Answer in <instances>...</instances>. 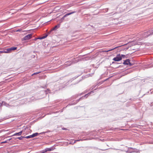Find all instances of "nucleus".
Masks as SVG:
<instances>
[{
    "mask_svg": "<svg viewBox=\"0 0 153 153\" xmlns=\"http://www.w3.org/2000/svg\"><path fill=\"white\" fill-rule=\"evenodd\" d=\"M80 76V75H78L77 76H75L74 77H73L72 79L73 80H74V79H75L76 78H77L78 76Z\"/></svg>",
    "mask_w": 153,
    "mask_h": 153,
    "instance_id": "7c9ffc66",
    "label": "nucleus"
},
{
    "mask_svg": "<svg viewBox=\"0 0 153 153\" xmlns=\"http://www.w3.org/2000/svg\"><path fill=\"white\" fill-rule=\"evenodd\" d=\"M61 111V112H62L63 111H62V110H61V111Z\"/></svg>",
    "mask_w": 153,
    "mask_h": 153,
    "instance_id": "864d4df0",
    "label": "nucleus"
},
{
    "mask_svg": "<svg viewBox=\"0 0 153 153\" xmlns=\"http://www.w3.org/2000/svg\"><path fill=\"white\" fill-rule=\"evenodd\" d=\"M76 12L75 11H72V12H69V13H66V14H65L64 16H63L65 18L66 17H67V16H69L71 14H72Z\"/></svg>",
    "mask_w": 153,
    "mask_h": 153,
    "instance_id": "f3484780",
    "label": "nucleus"
},
{
    "mask_svg": "<svg viewBox=\"0 0 153 153\" xmlns=\"http://www.w3.org/2000/svg\"><path fill=\"white\" fill-rule=\"evenodd\" d=\"M26 138V137L25 136H21L19 137H16V138H14V139H13V140H16V139H19V140H23V138Z\"/></svg>",
    "mask_w": 153,
    "mask_h": 153,
    "instance_id": "5701e85b",
    "label": "nucleus"
},
{
    "mask_svg": "<svg viewBox=\"0 0 153 153\" xmlns=\"http://www.w3.org/2000/svg\"><path fill=\"white\" fill-rule=\"evenodd\" d=\"M54 148L52 146L50 148H45L47 152L48 151H50L53 150L54 149Z\"/></svg>",
    "mask_w": 153,
    "mask_h": 153,
    "instance_id": "aec40b11",
    "label": "nucleus"
},
{
    "mask_svg": "<svg viewBox=\"0 0 153 153\" xmlns=\"http://www.w3.org/2000/svg\"><path fill=\"white\" fill-rule=\"evenodd\" d=\"M59 111H56L53 112V113H54V114H55V113H58L59 112Z\"/></svg>",
    "mask_w": 153,
    "mask_h": 153,
    "instance_id": "79ce46f5",
    "label": "nucleus"
},
{
    "mask_svg": "<svg viewBox=\"0 0 153 153\" xmlns=\"http://www.w3.org/2000/svg\"><path fill=\"white\" fill-rule=\"evenodd\" d=\"M72 63H71V61H68L65 62V65L66 66H70Z\"/></svg>",
    "mask_w": 153,
    "mask_h": 153,
    "instance_id": "a211bd4d",
    "label": "nucleus"
},
{
    "mask_svg": "<svg viewBox=\"0 0 153 153\" xmlns=\"http://www.w3.org/2000/svg\"><path fill=\"white\" fill-rule=\"evenodd\" d=\"M131 47V46H128V47H126V48H122L120 50V51H118V52H120V51H122V50H125V51H126L127 50H128V48H129V47Z\"/></svg>",
    "mask_w": 153,
    "mask_h": 153,
    "instance_id": "bb28decb",
    "label": "nucleus"
},
{
    "mask_svg": "<svg viewBox=\"0 0 153 153\" xmlns=\"http://www.w3.org/2000/svg\"><path fill=\"white\" fill-rule=\"evenodd\" d=\"M13 139H14V137H13L7 140H5L4 141H2L1 143H8V141H10V142H12L13 141Z\"/></svg>",
    "mask_w": 153,
    "mask_h": 153,
    "instance_id": "ddd939ff",
    "label": "nucleus"
},
{
    "mask_svg": "<svg viewBox=\"0 0 153 153\" xmlns=\"http://www.w3.org/2000/svg\"><path fill=\"white\" fill-rule=\"evenodd\" d=\"M130 150H129V152L130 153L132 152H136V153H139L140 152V151L136 148H133L132 147H128Z\"/></svg>",
    "mask_w": 153,
    "mask_h": 153,
    "instance_id": "9d476101",
    "label": "nucleus"
},
{
    "mask_svg": "<svg viewBox=\"0 0 153 153\" xmlns=\"http://www.w3.org/2000/svg\"><path fill=\"white\" fill-rule=\"evenodd\" d=\"M24 31H22V32H24Z\"/></svg>",
    "mask_w": 153,
    "mask_h": 153,
    "instance_id": "e2e57ef3",
    "label": "nucleus"
},
{
    "mask_svg": "<svg viewBox=\"0 0 153 153\" xmlns=\"http://www.w3.org/2000/svg\"><path fill=\"white\" fill-rule=\"evenodd\" d=\"M87 140H91L90 138L89 137H87V138H86Z\"/></svg>",
    "mask_w": 153,
    "mask_h": 153,
    "instance_id": "c03bdc74",
    "label": "nucleus"
},
{
    "mask_svg": "<svg viewBox=\"0 0 153 153\" xmlns=\"http://www.w3.org/2000/svg\"><path fill=\"white\" fill-rule=\"evenodd\" d=\"M115 61L113 62H112V64H113V65H115Z\"/></svg>",
    "mask_w": 153,
    "mask_h": 153,
    "instance_id": "de8ad7c7",
    "label": "nucleus"
},
{
    "mask_svg": "<svg viewBox=\"0 0 153 153\" xmlns=\"http://www.w3.org/2000/svg\"><path fill=\"white\" fill-rule=\"evenodd\" d=\"M123 66H122L121 65H120L119 66H117V67H116V68H120L121 67H122Z\"/></svg>",
    "mask_w": 153,
    "mask_h": 153,
    "instance_id": "a19ab883",
    "label": "nucleus"
},
{
    "mask_svg": "<svg viewBox=\"0 0 153 153\" xmlns=\"http://www.w3.org/2000/svg\"><path fill=\"white\" fill-rule=\"evenodd\" d=\"M82 140L81 139H80L79 140H75L74 142V143H75L77 141H79Z\"/></svg>",
    "mask_w": 153,
    "mask_h": 153,
    "instance_id": "ea45409f",
    "label": "nucleus"
},
{
    "mask_svg": "<svg viewBox=\"0 0 153 153\" xmlns=\"http://www.w3.org/2000/svg\"><path fill=\"white\" fill-rule=\"evenodd\" d=\"M92 65L93 66H94V64H92Z\"/></svg>",
    "mask_w": 153,
    "mask_h": 153,
    "instance_id": "5fc2aeb1",
    "label": "nucleus"
},
{
    "mask_svg": "<svg viewBox=\"0 0 153 153\" xmlns=\"http://www.w3.org/2000/svg\"><path fill=\"white\" fill-rule=\"evenodd\" d=\"M94 93V91H91L88 93L87 94V97H88V96H89L90 95H92L93 94V93Z\"/></svg>",
    "mask_w": 153,
    "mask_h": 153,
    "instance_id": "412c9836",
    "label": "nucleus"
},
{
    "mask_svg": "<svg viewBox=\"0 0 153 153\" xmlns=\"http://www.w3.org/2000/svg\"><path fill=\"white\" fill-rule=\"evenodd\" d=\"M47 90H48V91H50V90H49V89H47Z\"/></svg>",
    "mask_w": 153,
    "mask_h": 153,
    "instance_id": "bf43d9fd",
    "label": "nucleus"
},
{
    "mask_svg": "<svg viewBox=\"0 0 153 153\" xmlns=\"http://www.w3.org/2000/svg\"><path fill=\"white\" fill-rule=\"evenodd\" d=\"M48 35V34H46L45 36H43L41 37H39L37 38V39H44L46 38Z\"/></svg>",
    "mask_w": 153,
    "mask_h": 153,
    "instance_id": "4be33fe9",
    "label": "nucleus"
},
{
    "mask_svg": "<svg viewBox=\"0 0 153 153\" xmlns=\"http://www.w3.org/2000/svg\"><path fill=\"white\" fill-rule=\"evenodd\" d=\"M3 105H4L7 107H8L10 106L9 104L7 103L4 101H2L1 103L0 102V107H1Z\"/></svg>",
    "mask_w": 153,
    "mask_h": 153,
    "instance_id": "2eb2a0df",
    "label": "nucleus"
},
{
    "mask_svg": "<svg viewBox=\"0 0 153 153\" xmlns=\"http://www.w3.org/2000/svg\"><path fill=\"white\" fill-rule=\"evenodd\" d=\"M96 90V89H95L94 90Z\"/></svg>",
    "mask_w": 153,
    "mask_h": 153,
    "instance_id": "0e129e2a",
    "label": "nucleus"
},
{
    "mask_svg": "<svg viewBox=\"0 0 153 153\" xmlns=\"http://www.w3.org/2000/svg\"><path fill=\"white\" fill-rule=\"evenodd\" d=\"M152 35H153V29L144 33L143 35L145 38H147L149 36Z\"/></svg>",
    "mask_w": 153,
    "mask_h": 153,
    "instance_id": "7ed1b4c3",
    "label": "nucleus"
},
{
    "mask_svg": "<svg viewBox=\"0 0 153 153\" xmlns=\"http://www.w3.org/2000/svg\"><path fill=\"white\" fill-rule=\"evenodd\" d=\"M86 60V56L85 55H84L82 56H80L78 57H77L76 58L72 59L71 60V62L72 64H74L78 62L79 61H85Z\"/></svg>",
    "mask_w": 153,
    "mask_h": 153,
    "instance_id": "f257e3e1",
    "label": "nucleus"
},
{
    "mask_svg": "<svg viewBox=\"0 0 153 153\" xmlns=\"http://www.w3.org/2000/svg\"><path fill=\"white\" fill-rule=\"evenodd\" d=\"M106 149H105V150H106Z\"/></svg>",
    "mask_w": 153,
    "mask_h": 153,
    "instance_id": "13d9d810",
    "label": "nucleus"
},
{
    "mask_svg": "<svg viewBox=\"0 0 153 153\" xmlns=\"http://www.w3.org/2000/svg\"><path fill=\"white\" fill-rule=\"evenodd\" d=\"M83 94L82 93H81L79 94H76V95H74V96H73L72 97V98L73 99H76V98L78 96H81L82 94Z\"/></svg>",
    "mask_w": 153,
    "mask_h": 153,
    "instance_id": "b1692460",
    "label": "nucleus"
},
{
    "mask_svg": "<svg viewBox=\"0 0 153 153\" xmlns=\"http://www.w3.org/2000/svg\"><path fill=\"white\" fill-rule=\"evenodd\" d=\"M150 106H152L153 105V102H152L150 103Z\"/></svg>",
    "mask_w": 153,
    "mask_h": 153,
    "instance_id": "a18cd8bd",
    "label": "nucleus"
},
{
    "mask_svg": "<svg viewBox=\"0 0 153 153\" xmlns=\"http://www.w3.org/2000/svg\"><path fill=\"white\" fill-rule=\"evenodd\" d=\"M62 129L63 130H67V129L66 128H62Z\"/></svg>",
    "mask_w": 153,
    "mask_h": 153,
    "instance_id": "09e8293b",
    "label": "nucleus"
},
{
    "mask_svg": "<svg viewBox=\"0 0 153 153\" xmlns=\"http://www.w3.org/2000/svg\"><path fill=\"white\" fill-rule=\"evenodd\" d=\"M17 49V47H11L10 48H7V49L6 51V53H10L12 51L15 50H16Z\"/></svg>",
    "mask_w": 153,
    "mask_h": 153,
    "instance_id": "9b49d317",
    "label": "nucleus"
},
{
    "mask_svg": "<svg viewBox=\"0 0 153 153\" xmlns=\"http://www.w3.org/2000/svg\"><path fill=\"white\" fill-rule=\"evenodd\" d=\"M60 26V24H58L56 25H55L54 27H53L51 29L52 31L56 30L57 29L59 28Z\"/></svg>",
    "mask_w": 153,
    "mask_h": 153,
    "instance_id": "dca6fc26",
    "label": "nucleus"
},
{
    "mask_svg": "<svg viewBox=\"0 0 153 153\" xmlns=\"http://www.w3.org/2000/svg\"><path fill=\"white\" fill-rule=\"evenodd\" d=\"M87 31L92 32V30H94L95 29V27L93 25H91L88 24V25H87Z\"/></svg>",
    "mask_w": 153,
    "mask_h": 153,
    "instance_id": "20e7f679",
    "label": "nucleus"
},
{
    "mask_svg": "<svg viewBox=\"0 0 153 153\" xmlns=\"http://www.w3.org/2000/svg\"><path fill=\"white\" fill-rule=\"evenodd\" d=\"M103 83V82L102 81H101L99 82H97L96 83V85L94 87V88L96 87V86H97V85H100L102 84Z\"/></svg>",
    "mask_w": 153,
    "mask_h": 153,
    "instance_id": "a878e982",
    "label": "nucleus"
},
{
    "mask_svg": "<svg viewBox=\"0 0 153 153\" xmlns=\"http://www.w3.org/2000/svg\"><path fill=\"white\" fill-rule=\"evenodd\" d=\"M127 44H124L123 45H121V46H117V47H116L114 48H111V49H109V50H108V51H102L103 52H108L109 51H112L116 48H119V47H120L121 46H125V45H126Z\"/></svg>",
    "mask_w": 153,
    "mask_h": 153,
    "instance_id": "4468645a",
    "label": "nucleus"
},
{
    "mask_svg": "<svg viewBox=\"0 0 153 153\" xmlns=\"http://www.w3.org/2000/svg\"><path fill=\"white\" fill-rule=\"evenodd\" d=\"M47 132H42L41 133H39V134H45V133H47Z\"/></svg>",
    "mask_w": 153,
    "mask_h": 153,
    "instance_id": "e433bc0d",
    "label": "nucleus"
},
{
    "mask_svg": "<svg viewBox=\"0 0 153 153\" xmlns=\"http://www.w3.org/2000/svg\"><path fill=\"white\" fill-rule=\"evenodd\" d=\"M86 15H87V17L88 16V14H86Z\"/></svg>",
    "mask_w": 153,
    "mask_h": 153,
    "instance_id": "6e6d98bb",
    "label": "nucleus"
},
{
    "mask_svg": "<svg viewBox=\"0 0 153 153\" xmlns=\"http://www.w3.org/2000/svg\"><path fill=\"white\" fill-rule=\"evenodd\" d=\"M22 30L21 29H19L16 30V32H22Z\"/></svg>",
    "mask_w": 153,
    "mask_h": 153,
    "instance_id": "f704fd0d",
    "label": "nucleus"
},
{
    "mask_svg": "<svg viewBox=\"0 0 153 153\" xmlns=\"http://www.w3.org/2000/svg\"><path fill=\"white\" fill-rule=\"evenodd\" d=\"M6 53V51H0V53Z\"/></svg>",
    "mask_w": 153,
    "mask_h": 153,
    "instance_id": "c9c22d12",
    "label": "nucleus"
},
{
    "mask_svg": "<svg viewBox=\"0 0 153 153\" xmlns=\"http://www.w3.org/2000/svg\"><path fill=\"white\" fill-rule=\"evenodd\" d=\"M120 64V63H119L117 62H115V65H117V64Z\"/></svg>",
    "mask_w": 153,
    "mask_h": 153,
    "instance_id": "37998d69",
    "label": "nucleus"
},
{
    "mask_svg": "<svg viewBox=\"0 0 153 153\" xmlns=\"http://www.w3.org/2000/svg\"><path fill=\"white\" fill-rule=\"evenodd\" d=\"M121 57V60L122 59H125L126 58V57L125 55L124 54H121L120 55Z\"/></svg>",
    "mask_w": 153,
    "mask_h": 153,
    "instance_id": "c85d7f7f",
    "label": "nucleus"
},
{
    "mask_svg": "<svg viewBox=\"0 0 153 153\" xmlns=\"http://www.w3.org/2000/svg\"><path fill=\"white\" fill-rule=\"evenodd\" d=\"M35 56H36L35 55H33L32 56V58H35Z\"/></svg>",
    "mask_w": 153,
    "mask_h": 153,
    "instance_id": "49530a36",
    "label": "nucleus"
},
{
    "mask_svg": "<svg viewBox=\"0 0 153 153\" xmlns=\"http://www.w3.org/2000/svg\"><path fill=\"white\" fill-rule=\"evenodd\" d=\"M112 60L115 62H119L121 60V57L120 56V54H117L115 57H114Z\"/></svg>",
    "mask_w": 153,
    "mask_h": 153,
    "instance_id": "6e6552de",
    "label": "nucleus"
},
{
    "mask_svg": "<svg viewBox=\"0 0 153 153\" xmlns=\"http://www.w3.org/2000/svg\"><path fill=\"white\" fill-rule=\"evenodd\" d=\"M40 93L41 94L40 96L39 97V98H37V100H39L44 98L47 94L46 90H43L40 91ZM36 99L35 100H37Z\"/></svg>",
    "mask_w": 153,
    "mask_h": 153,
    "instance_id": "f03ea898",
    "label": "nucleus"
},
{
    "mask_svg": "<svg viewBox=\"0 0 153 153\" xmlns=\"http://www.w3.org/2000/svg\"><path fill=\"white\" fill-rule=\"evenodd\" d=\"M45 150L46 149H45L44 150L41 151V152L40 153H45L47 152V151H45Z\"/></svg>",
    "mask_w": 153,
    "mask_h": 153,
    "instance_id": "473e14b6",
    "label": "nucleus"
},
{
    "mask_svg": "<svg viewBox=\"0 0 153 153\" xmlns=\"http://www.w3.org/2000/svg\"><path fill=\"white\" fill-rule=\"evenodd\" d=\"M123 64L124 65H129V66H132L134 65L133 63H131L130 62V60L129 59H127L126 60H123Z\"/></svg>",
    "mask_w": 153,
    "mask_h": 153,
    "instance_id": "423d86ee",
    "label": "nucleus"
},
{
    "mask_svg": "<svg viewBox=\"0 0 153 153\" xmlns=\"http://www.w3.org/2000/svg\"><path fill=\"white\" fill-rule=\"evenodd\" d=\"M149 91H148V92H147V93H149Z\"/></svg>",
    "mask_w": 153,
    "mask_h": 153,
    "instance_id": "680f3d73",
    "label": "nucleus"
},
{
    "mask_svg": "<svg viewBox=\"0 0 153 153\" xmlns=\"http://www.w3.org/2000/svg\"><path fill=\"white\" fill-rule=\"evenodd\" d=\"M94 74V71L91 74H87V77H89V76H91L93 75Z\"/></svg>",
    "mask_w": 153,
    "mask_h": 153,
    "instance_id": "cd10ccee",
    "label": "nucleus"
},
{
    "mask_svg": "<svg viewBox=\"0 0 153 153\" xmlns=\"http://www.w3.org/2000/svg\"><path fill=\"white\" fill-rule=\"evenodd\" d=\"M85 76H84V77H83V76H82V78H85Z\"/></svg>",
    "mask_w": 153,
    "mask_h": 153,
    "instance_id": "8fccbe9b",
    "label": "nucleus"
},
{
    "mask_svg": "<svg viewBox=\"0 0 153 153\" xmlns=\"http://www.w3.org/2000/svg\"><path fill=\"white\" fill-rule=\"evenodd\" d=\"M86 97V94L84 95V96H83L80 97L79 99L77 100L76 101L74 102L73 103H71L69 104L70 105H74L76 104L80 101Z\"/></svg>",
    "mask_w": 153,
    "mask_h": 153,
    "instance_id": "1a4fd4ad",
    "label": "nucleus"
},
{
    "mask_svg": "<svg viewBox=\"0 0 153 153\" xmlns=\"http://www.w3.org/2000/svg\"><path fill=\"white\" fill-rule=\"evenodd\" d=\"M90 149H91V150H93L94 149V148L93 147H87V150L88 151H89Z\"/></svg>",
    "mask_w": 153,
    "mask_h": 153,
    "instance_id": "393cba45",
    "label": "nucleus"
},
{
    "mask_svg": "<svg viewBox=\"0 0 153 153\" xmlns=\"http://www.w3.org/2000/svg\"><path fill=\"white\" fill-rule=\"evenodd\" d=\"M65 18L63 16L60 19V21L61 22H62L63 20Z\"/></svg>",
    "mask_w": 153,
    "mask_h": 153,
    "instance_id": "2f4dec72",
    "label": "nucleus"
},
{
    "mask_svg": "<svg viewBox=\"0 0 153 153\" xmlns=\"http://www.w3.org/2000/svg\"><path fill=\"white\" fill-rule=\"evenodd\" d=\"M22 133V131L16 133L13 135H12V136H20Z\"/></svg>",
    "mask_w": 153,
    "mask_h": 153,
    "instance_id": "6ab92c4d",
    "label": "nucleus"
},
{
    "mask_svg": "<svg viewBox=\"0 0 153 153\" xmlns=\"http://www.w3.org/2000/svg\"><path fill=\"white\" fill-rule=\"evenodd\" d=\"M39 134V133L37 132H36L34 133H33L32 135L25 136L26 138L27 139H29L30 138H32L36 136H37V135Z\"/></svg>",
    "mask_w": 153,
    "mask_h": 153,
    "instance_id": "f8f14e48",
    "label": "nucleus"
},
{
    "mask_svg": "<svg viewBox=\"0 0 153 153\" xmlns=\"http://www.w3.org/2000/svg\"><path fill=\"white\" fill-rule=\"evenodd\" d=\"M152 93H153V91H152V92H150V93L151 94H152Z\"/></svg>",
    "mask_w": 153,
    "mask_h": 153,
    "instance_id": "603ef678",
    "label": "nucleus"
},
{
    "mask_svg": "<svg viewBox=\"0 0 153 153\" xmlns=\"http://www.w3.org/2000/svg\"><path fill=\"white\" fill-rule=\"evenodd\" d=\"M32 33L27 34L22 39V41H26L30 39L32 37Z\"/></svg>",
    "mask_w": 153,
    "mask_h": 153,
    "instance_id": "0eeeda50",
    "label": "nucleus"
},
{
    "mask_svg": "<svg viewBox=\"0 0 153 153\" xmlns=\"http://www.w3.org/2000/svg\"><path fill=\"white\" fill-rule=\"evenodd\" d=\"M30 128L31 126H28L26 127V128H25V129H26V128H27L28 129H30Z\"/></svg>",
    "mask_w": 153,
    "mask_h": 153,
    "instance_id": "72a5a7b5",
    "label": "nucleus"
},
{
    "mask_svg": "<svg viewBox=\"0 0 153 153\" xmlns=\"http://www.w3.org/2000/svg\"><path fill=\"white\" fill-rule=\"evenodd\" d=\"M40 72H41L39 71V72H38L34 73L32 74L31 76H33L34 75L37 74H39V73H40Z\"/></svg>",
    "mask_w": 153,
    "mask_h": 153,
    "instance_id": "c756f323",
    "label": "nucleus"
},
{
    "mask_svg": "<svg viewBox=\"0 0 153 153\" xmlns=\"http://www.w3.org/2000/svg\"><path fill=\"white\" fill-rule=\"evenodd\" d=\"M114 66L115 68H116V67H117V65H116V66H115V65H114Z\"/></svg>",
    "mask_w": 153,
    "mask_h": 153,
    "instance_id": "3c124183",
    "label": "nucleus"
},
{
    "mask_svg": "<svg viewBox=\"0 0 153 153\" xmlns=\"http://www.w3.org/2000/svg\"><path fill=\"white\" fill-rule=\"evenodd\" d=\"M86 49H87V50L88 49V48H87V47Z\"/></svg>",
    "mask_w": 153,
    "mask_h": 153,
    "instance_id": "052dcab7",
    "label": "nucleus"
},
{
    "mask_svg": "<svg viewBox=\"0 0 153 153\" xmlns=\"http://www.w3.org/2000/svg\"><path fill=\"white\" fill-rule=\"evenodd\" d=\"M96 57L95 55H91L89 53H87V61L89 60H92L95 58Z\"/></svg>",
    "mask_w": 153,
    "mask_h": 153,
    "instance_id": "39448f33",
    "label": "nucleus"
},
{
    "mask_svg": "<svg viewBox=\"0 0 153 153\" xmlns=\"http://www.w3.org/2000/svg\"><path fill=\"white\" fill-rule=\"evenodd\" d=\"M110 78V77L106 79H105L104 80H103L102 81L103 82H105V81H107V80H108V79Z\"/></svg>",
    "mask_w": 153,
    "mask_h": 153,
    "instance_id": "58836bf2",
    "label": "nucleus"
},
{
    "mask_svg": "<svg viewBox=\"0 0 153 153\" xmlns=\"http://www.w3.org/2000/svg\"><path fill=\"white\" fill-rule=\"evenodd\" d=\"M129 150H130L129 149V148H128L127 150L126 151V152L127 153H130V152H129Z\"/></svg>",
    "mask_w": 153,
    "mask_h": 153,
    "instance_id": "4c0bfd02",
    "label": "nucleus"
},
{
    "mask_svg": "<svg viewBox=\"0 0 153 153\" xmlns=\"http://www.w3.org/2000/svg\"><path fill=\"white\" fill-rule=\"evenodd\" d=\"M8 130H6V131H7Z\"/></svg>",
    "mask_w": 153,
    "mask_h": 153,
    "instance_id": "4d7b16f0",
    "label": "nucleus"
}]
</instances>
